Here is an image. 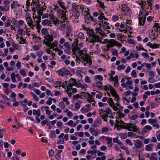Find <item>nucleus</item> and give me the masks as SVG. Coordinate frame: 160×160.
<instances>
[{"instance_id": "f257e3e1", "label": "nucleus", "mask_w": 160, "mask_h": 160, "mask_svg": "<svg viewBox=\"0 0 160 160\" xmlns=\"http://www.w3.org/2000/svg\"><path fill=\"white\" fill-rule=\"evenodd\" d=\"M87 33L89 35L90 41L88 43L91 42L93 43V45L94 43L98 42L100 41L99 37L94 33V32L92 29H87Z\"/></svg>"}, {"instance_id": "f03ea898", "label": "nucleus", "mask_w": 160, "mask_h": 160, "mask_svg": "<svg viewBox=\"0 0 160 160\" xmlns=\"http://www.w3.org/2000/svg\"><path fill=\"white\" fill-rule=\"evenodd\" d=\"M78 56H81V58L83 60H85L87 61V63H88L90 65L92 63V60L90 57L87 54L86 50H83L79 51L78 52V53L76 55V57L77 59H79V58Z\"/></svg>"}, {"instance_id": "7ed1b4c3", "label": "nucleus", "mask_w": 160, "mask_h": 160, "mask_svg": "<svg viewBox=\"0 0 160 160\" xmlns=\"http://www.w3.org/2000/svg\"><path fill=\"white\" fill-rule=\"evenodd\" d=\"M125 125H123L122 128L126 129L128 130L138 132L139 131V128L135 124L132 123H125Z\"/></svg>"}, {"instance_id": "20e7f679", "label": "nucleus", "mask_w": 160, "mask_h": 160, "mask_svg": "<svg viewBox=\"0 0 160 160\" xmlns=\"http://www.w3.org/2000/svg\"><path fill=\"white\" fill-rule=\"evenodd\" d=\"M100 114L101 117H108L110 118H113L114 117L112 116V111L109 108H107L105 110L101 109L99 110Z\"/></svg>"}, {"instance_id": "39448f33", "label": "nucleus", "mask_w": 160, "mask_h": 160, "mask_svg": "<svg viewBox=\"0 0 160 160\" xmlns=\"http://www.w3.org/2000/svg\"><path fill=\"white\" fill-rule=\"evenodd\" d=\"M78 38H75L74 41L72 43V51L74 54L76 55L78 52L79 51V48L78 47Z\"/></svg>"}, {"instance_id": "423d86ee", "label": "nucleus", "mask_w": 160, "mask_h": 160, "mask_svg": "<svg viewBox=\"0 0 160 160\" xmlns=\"http://www.w3.org/2000/svg\"><path fill=\"white\" fill-rule=\"evenodd\" d=\"M115 45L121 47L122 46V44L116 40L112 39L109 41V44L107 45V47L108 48L112 47Z\"/></svg>"}, {"instance_id": "0eeeda50", "label": "nucleus", "mask_w": 160, "mask_h": 160, "mask_svg": "<svg viewBox=\"0 0 160 160\" xmlns=\"http://www.w3.org/2000/svg\"><path fill=\"white\" fill-rule=\"evenodd\" d=\"M61 28V29L62 30H65V28H66V32H71V27L68 22H63Z\"/></svg>"}, {"instance_id": "6e6552de", "label": "nucleus", "mask_w": 160, "mask_h": 160, "mask_svg": "<svg viewBox=\"0 0 160 160\" xmlns=\"http://www.w3.org/2000/svg\"><path fill=\"white\" fill-rule=\"evenodd\" d=\"M76 80L74 78H71L68 81V86L67 87V88H68V90H72V87L75 85L76 83Z\"/></svg>"}, {"instance_id": "1a4fd4ad", "label": "nucleus", "mask_w": 160, "mask_h": 160, "mask_svg": "<svg viewBox=\"0 0 160 160\" xmlns=\"http://www.w3.org/2000/svg\"><path fill=\"white\" fill-rule=\"evenodd\" d=\"M110 92L112 95L115 97L114 100L116 101H119L120 99L118 95L117 94L115 90L113 88H111L110 90Z\"/></svg>"}, {"instance_id": "9d476101", "label": "nucleus", "mask_w": 160, "mask_h": 160, "mask_svg": "<svg viewBox=\"0 0 160 160\" xmlns=\"http://www.w3.org/2000/svg\"><path fill=\"white\" fill-rule=\"evenodd\" d=\"M26 18L28 25L30 26L31 28L33 29L34 25H33L32 23V20L31 16L30 15H26Z\"/></svg>"}, {"instance_id": "9b49d317", "label": "nucleus", "mask_w": 160, "mask_h": 160, "mask_svg": "<svg viewBox=\"0 0 160 160\" xmlns=\"http://www.w3.org/2000/svg\"><path fill=\"white\" fill-rule=\"evenodd\" d=\"M44 43L48 46L50 47L51 48H54V47H56L58 43L57 41H55L53 43H49L45 40L44 41Z\"/></svg>"}, {"instance_id": "f8f14e48", "label": "nucleus", "mask_w": 160, "mask_h": 160, "mask_svg": "<svg viewBox=\"0 0 160 160\" xmlns=\"http://www.w3.org/2000/svg\"><path fill=\"white\" fill-rule=\"evenodd\" d=\"M49 16L50 18L51 21L53 22L54 24L56 25L59 23V21L58 20L56 17L52 15H49Z\"/></svg>"}, {"instance_id": "ddd939ff", "label": "nucleus", "mask_w": 160, "mask_h": 160, "mask_svg": "<svg viewBox=\"0 0 160 160\" xmlns=\"http://www.w3.org/2000/svg\"><path fill=\"white\" fill-rule=\"evenodd\" d=\"M122 10L124 12V14L127 16H130L131 13L132 12L130 8L128 7L122 8Z\"/></svg>"}, {"instance_id": "4468645a", "label": "nucleus", "mask_w": 160, "mask_h": 160, "mask_svg": "<svg viewBox=\"0 0 160 160\" xmlns=\"http://www.w3.org/2000/svg\"><path fill=\"white\" fill-rule=\"evenodd\" d=\"M89 132L92 135L94 136H97L100 133V132L98 130L92 128H90Z\"/></svg>"}, {"instance_id": "2eb2a0df", "label": "nucleus", "mask_w": 160, "mask_h": 160, "mask_svg": "<svg viewBox=\"0 0 160 160\" xmlns=\"http://www.w3.org/2000/svg\"><path fill=\"white\" fill-rule=\"evenodd\" d=\"M95 31L96 33L98 34L102 37L106 36V34L99 28H96Z\"/></svg>"}, {"instance_id": "dca6fc26", "label": "nucleus", "mask_w": 160, "mask_h": 160, "mask_svg": "<svg viewBox=\"0 0 160 160\" xmlns=\"http://www.w3.org/2000/svg\"><path fill=\"white\" fill-rule=\"evenodd\" d=\"M152 129V127L149 125H146L142 131V132L143 134L147 133L148 130H151Z\"/></svg>"}, {"instance_id": "f3484780", "label": "nucleus", "mask_w": 160, "mask_h": 160, "mask_svg": "<svg viewBox=\"0 0 160 160\" xmlns=\"http://www.w3.org/2000/svg\"><path fill=\"white\" fill-rule=\"evenodd\" d=\"M158 34L156 35L155 32L153 30L151 31L149 33V37L151 39L155 40L156 39L157 36H158Z\"/></svg>"}, {"instance_id": "a211bd4d", "label": "nucleus", "mask_w": 160, "mask_h": 160, "mask_svg": "<svg viewBox=\"0 0 160 160\" xmlns=\"http://www.w3.org/2000/svg\"><path fill=\"white\" fill-rule=\"evenodd\" d=\"M75 86L77 88H80L82 89H84L85 91L86 90V89L85 88V85H82L81 83L79 82H76Z\"/></svg>"}, {"instance_id": "6ab92c4d", "label": "nucleus", "mask_w": 160, "mask_h": 160, "mask_svg": "<svg viewBox=\"0 0 160 160\" xmlns=\"http://www.w3.org/2000/svg\"><path fill=\"white\" fill-rule=\"evenodd\" d=\"M44 38H45V40H44L43 42L45 40V41L49 43V42H51L53 40L52 37L49 35L45 36Z\"/></svg>"}, {"instance_id": "aec40b11", "label": "nucleus", "mask_w": 160, "mask_h": 160, "mask_svg": "<svg viewBox=\"0 0 160 160\" xmlns=\"http://www.w3.org/2000/svg\"><path fill=\"white\" fill-rule=\"evenodd\" d=\"M9 9V6L8 5H4V7L0 6V10L2 11L6 12Z\"/></svg>"}, {"instance_id": "412c9836", "label": "nucleus", "mask_w": 160, "mask_h": 160, "mask_svg": "<svg viewBox=\"0 0 160 160\" xmlns=\"http://www.w3.org/2000/svg\"><path fill=\"white\" fill-rule=\"evenodd\" d=\"M143 145L142 142L140 140H137L135 143V147L138 148H141Z\"/></svg>"}, {"instance_id": "4be33fe9", "label": "nucleus", "mask_w": 160, "mask_h": 160, "mask_svg": "<svg viewBox=\"0 0 160 160\" xmlns=\"http://www.w3.org/2000/svg\"><path fill=\"white\" fill-rule=\"evenodd\" d=\"M153 144H149L146 146L145 149L146 150L151 151L152 150V148L153 147Z\"/></svg>"}, {"instance_id": "5701e85b", "label": "nucleus", "mask_w": 160, "mask_h": 160, "mask_svg": "<svg viewBox=\"0 0 160 160\" xmlns=\"http://www.w3.org/2000/svg\"><path fill=\"white\" fill-rule=\"evenodd\" d=\"M154 30L155 32H159V30L160 29V27L159 25V24L158 23H155L153 26Z\"/></svg>"}, {"instance_id": "b1692460", "label": "nucleus", "mask_w": 160, "mask_h": 160, "mask_svg": "<svg viewBox=\"0 0 160 160\" xmlns=\"http://www.w3.org/2000/svg\"><path fill=\"white\" fill-rule=\"evenodd\" d=\"M33 114L34 115H37L38 116L40 115V110L39 109L37 110L33 109Z\"/></svg>"}, {"instance_id": "393cba45", "label": "nucleus", "mask_w": 160, "mask_h": 160, "mask_svg": "<svg viewBox=\"0 0 160 160\" xmlns=\"http://www.w3.org/2000/svg\"><path fill=\"white\" fill-rule=\"evenodd\" d=\"M63 70V68H62L59 70L58 71H57L56 72L58 73V75L62 77H63L64 76V71Z\"/></svg>"}, {"instance_id": "a878e982", "label": "nucleus", "mask_w": 160, "mask_h": 160, "mask_svg": "<svg viewBox=\"0 0 160 160\" xmlns=\"http://www.w3.org/2000/svg\"><path fill=\"white\" fill-rule=\"evenodd\" d=\"M90 110V108L89 107H86L81 109V111L83 113H86Z\"/></svg>"}, {"instance_id": "bb28decb", "label": "nucleus", "mask_w": 160, "mask_h": 160, "mask_svg": "<svg viewBox=\"0 0 160 160\" xmlns=\"http://www.w3.org/2000/svg\"><path fill=\"white\" fill-rule=\"evenodd\" d=\"M112 88V87L109 84L105 85L103 87L104 89L106 91L110 90L111 89V88Z\"/></svg>"}, {"instance_id": "cd10ccee", "label": "nucleus", "mask_w": 160, "mask_h": 160, "mask_svg": "<svg viewBox=\"0 0 160 160\" xmlns=\"http://www.w3.org/2000/svg\"><path fill=\"white\" fill-rule=\"evenodd\" d=\"M125 81V79L124 78H123L122 79L121 82L122 83L121 84V86L123 88H125L127 87L126 84L124 83Z\"/></svg>"}, {"instance_id": "c85d7f7f", "label": "nucleus", "mask_w": 160, "mask_h": 160, "mask_svg": "<svg viewBox=\"0 0 160 160\" xmlns=\"http://www.w3.org/2000/svg\"><path fill=\"white\" fill-rule=\"evenodd\" d=\"M139 24L140 26L141 25H143V24H144V22L145 20V18H139Z\"/></svg>"}, {"instance_id": "c756f323", "label": "nucleus", "mask_w": 160, "mask_h": 160, "mask_svg": "<svg viewBox=\"0 0 160 160\" xmlns=\"http://www.w3.org/2000/svg\"><path fill=\"white\" fill-rule=\"evenodd\" d=\"M20 103L25 108L23 109V111L24 112H26L28 110V108L27 107V104H24L23 103V102L22 101H21L20 102Z\"/></svg>"}, {"instance_id": "7c9ffc66", "label": "nucleus", "mask_w": 160, "mask_h": 160, "mask_svg": "<svg viewBox=\"0 0 160 160\" xmlns=\"http://www.w3.org/2000/svg\"><path fill=\"white\" fill-rule=\"evenodd\" d=\"M11 78L12 81L13 82H16L15 79V74L14 72H12L11 74Z\"/></svg>"}, {"instance_id": "2f4dec72", "label": "nucleus", "mask_w": 160, "mask_h": 160, "mask_svg": "<svg viewBox=\"0 0 160 160\" xmlns=\"http://www.w3.org/2000/svg\"><path fill=\"white\" fill-rule=\"evenodd\" d=\"M113 142L115 143H117L118 144L122 145V143L118 140V139L116 138H115L113 139Z\"/></svg>"}, {"instance_id": "473e14b6", "label": "nucleus", "mask_w": 160, "mask_h": 160, "mask_svg": "<svg viewBox=\"0 0 160 160\" xmlns=\"http://www.w3.org/2000/svg\"><path fill=\"white\" fill-rule=\"evenodd\" d=\"M87 95L89 97L88 98V101L89 102H93L94 101L93 98L92 97L90 94L87 93Z\"/></svg>"}, {"instance_id": "72a5a7b5", "label": "nucleus", "mask_w": 160, "mask_h": 160, "mask_svg": "<svg viewBox=\"0 0 160 160\" xmlns=\"http://www.w3.org/2000/svg\"><path fill=\"white\" fill-rule=\"evenodd\" d=\"M108 102L111 107H112V106L114 105V103L113 102V100L111 98H109L108 101Z\"/></svg>"}, {"instance_id": "f704fd0d", "label": "nucleus", "mask_w": 160, "mask_h": 160, "mask_svg": "<svg viewBox=\"0 0 160 160\" xmlns=\"http://www.w3.org/2000/svg\"><path fill=\"white\" fill-rule=\"evenodd\" d=\"M10 22H11L10 20L9 19H8L7 20V21L5 23L4 25H5V27H9L11 24Z\"/></svg>"}, {"instance_id": "c9c22d12", "label": "nucleus", "mask_w": 160, "mask_h": 160, "mask_svg": "<svg viewBox=\"0 0 160 160\" xmlns=\"http://www.w3.org/2000/svg\"><path fill=\"white\" fill-rule=\"evenodd\" d=\"M95 78L100 81H102L103 79V77L101 75H96L95 76Z\"/></svg>"}, {"instance_id": "e433bc0d", "label": "nucleus", "mask_w": 160, "mask_h": 160, "mask_svg": "<svg viewBox=\"0 0 160 160\" xmlns=\"http://www.w3.org/2000/svg\"><path fill=\"white\" fill-rule=\"evenodd\" d=\"M59 11L62 12V16L61 17V18L63 20L65 19L66 18V15L65 14L66 11L65 12L64 11H62V10H59Z\"/></svg>"}, {"instance_id": "4c0bfd02", "label": "nucleus", "mask_w": 160, "mask_h": 160, "mask_svg": "<svg viewBox=\"0 0 160 160\" xmlns=\"http://www.w3.org/2000/svg\"><path fill=\"white\" fill-rule=\"evenodd\" d=\"M38 2V0H35V1H34V0L32 1V3L31 4V5L33 6L32 9H34L35 8L34 5H35L37 4V3Z\"/></svg>"}, {"instance_id": "58836bf2", "label": "nucleus", "mask_w": 160, "mask_h": 160, "mask_svg": "<svg viewBox=\"0 0 160 160\" xmlns=\"http://www.w3.org/2000/svg\"><path fill=\"white\" fill-rule=\"evenodd\" d=\"M51 136L54 138H56V135L55 134V131L54 130H52L51 131Z\"/></svg>"}, {"instance_id": "ea45409f", "label": "nucleus", "mask_w": 160, "mask_h": 160, "mask_svg": "<svg viewBox=\"0 0 160 160\" xmlns=\"http://www.w3.org/2000/svg\"><path fill=\"white\" fill-rule=\"evenodd\" d=\"M156 119H149L148 120L149 123L153 125L154 123H155L157 122Z\"/></svg>"}, {"instance_id": "a19ab883", "label": "nucleus", "mask_w": 160, "mask_h": 160, "mask_svg": "<svg viewBox=\"0 0 160 160\" xmlns=\"http://www.w3.org/2000/svg\"><path fill=\"white\" fill-rule=\"evenodd\" d=\"M41 33L43 35H46L48 33V31L47 29L43 28L41 30Z\"/></svg>"}, {"instance_id": "79ce46f5", "label": "nucleus", "mask_w": 160, "mask_h": 160, "mask_svg": "<svg viewBox=\"0 0 160 160\" xmlns=\"http://www.w3.org/2000/svg\"><path fill=\"white\" fill-rule=\"evenodd\" d=\"M138 117V115L137 114H134L132 116L130 117V119L131 120H134L137 118Z\"/></svg>"}, {"instance_id": "37998d69", "label": "nucleus", "mask_w": 160, "mask_h": 160, "mask_svg": "<svg viewBox=\"0 0 160 160\" xmlns=\"http://www.w3.org/2000/svg\"><path fill=\"white\" fill-rule=\"evenodd\" d=\"M118 77L117 75H116L114 77L112 76H111V77L112 80L114 82L118 81Z\"/></svg>"}, {"instance_id": "c03bdc74", "label": "nucleus", "mask_w": 160, "mask_h": 160, "mask_svg": "<svg viewBox=\"0 0 160 160\" xmlns=\"http://www.w3.org/2000/svg\"><path fill=\"white\" fill-rule=\"evenodd\" d=\"M59 107L62 109H64L65 108V106L64 103L63 102H61L59 104Z\"/></svg>"}, {"instance_id": "a18cd8bd", "label": "nucleus", "mask_w": 160, "mask_h": 160, "mask_svg": "<svg viewBox=\"0 0 160 160\" xmlns=\"http://www.w3.org/2000/svg\"><path fill=\"white\" fill-rule=\"evenodd\" d=\"M96 86L99 88H101L102 87V82H98L96 84Z\"/></svg>"}, {"instance_id": "49530a36", "label": "nucleus", "mask_w": 160, "mask_h": 160, "mask_svg": "<svg viewBox=\"0 0 160 160\" xmlns=\"http://www.w3.org/2000/svg\"><path fill=\"white\" fill-rule=\"evenodd\" d=\"M97 150L96 149H94L92 150H89L87 152L89 154H95L97 152Z\"/></svg>"}, {"instance_id": "de8ad7c7", "label": "nucleus", "mask_w": 160, "mask_h": 160, "mask_svg": "<svg viewBox=\"0 0 160 160\" xmlns=\"http://www.w3.org/2000/svg\"><path fill=\"white\" fill-rule=\"evenodd\" d=\"M125 66L124 65L122 64L118 66V70H121V69H124L125 68Z\"/></svg>"}, {"instance_id": "09e8293b", "label": "nucleus", "mask_w": 160, "mask_h": 160, "mask_svg": "<svg viewBox=\"0 0 160 160\" xmlns=\"http://www.w3.org/2000/svg\"><path fill=\"white\" fill-rule=\"evenodd\" d=\"M111 51L112 52V54L113 55H116L117 56H118V55L117 54L118 51L116 49L112 48L111 49Z\"/></svg>"}, {"instance_id": "8fccbe9b", "label": "nucleus", "mask_w": 160, "mask_h": 160, "mask_svg": "<svg viewBox=\"0 0 160 160\" xmlns=\"http://www.w3.org/2000/svg\"><path fill=\"white\" fill-rule=\"evenodd\" d=\"M85 82L87 83H90L91 82V80H90V78L88 76H85Z\"/></svg>"}, {"instance_id": "3c124183", "label": "nucleus", "mask_w": 160, "mask_h": 160, "mask_svg": "<svg viewBox=\"0 0 160 160\" xmlns=\"http://www.w3.org/2000/svg\"><path fill=\"white\" fill-rule=\"evenodd\" d=\"M106 139L107 142V143L108 144H110L112 142V138H111L107 137L106 138Z\"/></svg>"}, {"instance_id": "603ef678", "label": "nucleus", "mask_w": 160, "mask_h": 160, "mask_svg": "<svg viewBox=\"0 0 160 160\" xmlns=\"http://www.w3.org/2000/svg\"><path fill=\"white\" fill-rule=\"evenodd\" d=\"M78 38L81 39H84V34L82 32H79L78 34Z\"/></svg>"}, {"instance_id": "864d4df0", "label": "nucleus", "mask_w": 160, "mask_h": 160, "mask_svg": "<svg viewBox=\"0 0 160 160\" xmlns=\"http://www.w3.org/2000/svg\"><path fill=\"white\" fill-rule=\"evenodd\" d=\"M131 75L132 76L133 78H136L137 76L136 72V71L135 70H133L132 71Z\"/></svg>"}, {"instance_id": "5fc2aeb1", "label": "nucleus", "mask_w": 160, "mask_h": 160, "mask_svg": "<svg viewBox=\"0 0 160 160\" xmlns=\"http://www.w3.org/2000/svg\"><path fill=\"white\" fill-rule=\"evenodd\" d=\"M49 21L47 19H45L42 22V24L44 26L46 25L49 24Z\"/></svg>"}, {"instance_id": "6e6d98bb", "label": "nucleus", "mask_w": 160, "mask_h": 160, "mask_svg": "<svg viewBox=\"0 0 160 160\" xmlns=\"http://www.w3.org/2000/svg\"><path fill=\"white\" fill-rule=\"evenodd\" d=\"M53 98H49L48 100L46 102L47 104L48 105H50L52 103V101Z\"/></svg>"}, {"instance_id": "4d7b16f0", "label": "nucleus", "mask_w": 160, "mask_h": 160, "mask_svg": "<svg viewBox=\"0 0 160 160\" xmlns=\"http://www.w3.org/2000/svg\"><path fill=\"white\" fill-rule=\"evenodd\" d=\"M67 88V90H65L66 92L68 93L69 97H70V98H71L72 95V93L71 92H69V91H71V90H69V89L68 90V88Z\"/></svg>"}, {"instance_id": "13d9d810", "label": "nucleus", "mask_w": 160, "mask_h": 160, "mask_svg": "<svg viewBox=\"0 0 160 160\" xmlns=\"http://www.w3.org/2000/svg\"><path fill=\"white\" fill-rule=\"evenodd\" d=\"M19 72L21 75L23 76H26V73L25 71L23 69L20 70Z\"/></svg>"}, {"instance_id": "bf43d9fd", "label": "nucleus", "mask_w": 160, "mask_h": 160, "mask_svg": "<svg viewBox=\"0 0 160 160\" xmlns=\"http://www.w3.org/2000/svg\"><path fill=\"white\" fill-rule=\"evenodd\" d=\"M26 41V40L24 39L23 38H22V37H21L20 38V41H19V43L21 44H23L24 43H25Z\"/></svg>"}, {"instance_id": "052dcab7", "label": "nucleus", "mask_w": 160, "mask_h": 160, "mask_svg": "<svg viewBox=\"0 0 160 160\" xmlns=\"http://www.w3.org/2000/svg\"><path fill=\"white\" fill-rule=\"evenodd\" d=\"M64 47L67 49H69L70 48V46L69 43L68 42H65L64 43Z\"/></svg>"}, {"instance_id": "680f3d73", "label": "nucleus", "mask_w": 160, "mask_h": 160, "mask_svg": "<svg viewBox=\"0 0 160 160\" xmlns=\"http://www.w3.org/2000/svg\"><path fill=\"white\" fill-rule=\"evenodd\" d=\"M97 2L99 4L100 7L102 8H105V7L103 3L102 2L98 0Z\"/></svg>"}, {"instance_id": "e2e57ef3", "label": "nucleus", "mask_w": 160, "mask_h": 160, "mask_svg": "<svg viewBox=\"0 0 160 160\" xmlns=\"http://www.w3.org/2000/svg\"><path fill=\"white\" fill-rule=\"evenodd\" d=\"M149 75L150 77L154 78V72L152 71H150L149 72Z\"/></svg>"}, {"instance_id": "0e129e2a", "label": "nucleus", "mask_w": 160, "mask_h": 160, "mask_svg": "<svg viewBox=\"0 0 160 160\" xmlns=\"http://www.w3.org/2000/svg\"><path fill=\"white\" fill-rule=\"evenodd\" d=\"M154 78L150 77L148 80L149 82L151 83H154L155 82V80Z\"/></svg>"}, {"instance_id": "69168bd1", "label": "nucleus", "mask_w": 160, "mask_h": 160, "mask_svg": "<svg viewBox=\"0 0 160 160\" xmlns=\"http://www.w3.org/2000/svg\"><path fill=\"white\" fill-rule=\"evenodd\" d=\"M43 54V52L42 51H40L37 52V54L39 58H40Z\"/></svg>"}, {"instance_id": "338daca9", "label": "nucleus", "mask_w": 160, "mask_h": 160, "mask_svg": "<svg viewBox=\"0 0 160 160\" xmlns=\"http://www.w3.org/2000/svg\"><path fill=\"white\" fill-rule=\"evenodd\" d=\"M62 83L60 81H57L55 83L56 87H60L61 86Z\"/></svg>"}, {"instance_id": "774afa93", "label": "nucleus", "mask_w": 160, "mask_h": 160, "mask_svg": "<svg viewBox=\"0 0 160 160\" xmlns=\"http://www.w3.org/2000/svg\"><path fill=\"white\" fill-rule=\"evenodd\" d=\"M127 42L128 43L131 44H134L135 43L134 40L132 39H128Z\"/></svg>"}]
</instances>
